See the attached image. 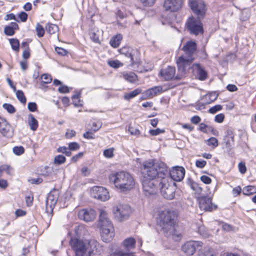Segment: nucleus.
Returning <instances> with one entry per match:
<instances>
[{
  "instance_id": "nucleus-31",
  "label": "nucleus",
  "mask_w": 256,
  "mask_h": 256,
  "mask_svg": "<svg viewBox=\"0 0 256 256\" xmlns=\"http://www.w3.org/2000/svg\"><path fill=\"white\" fill-rule=\"evenodd\" d=\"M8 40L12 50L18 52L20 50L19 40L18 39L14 38H10Z\"/></svg>"
},
{
  "instance_id": "nucleus-15",
  "label": "nucleus",
  "mask_w": 256,
  "mask_h": 256,
  "mask_svg": "<svg viewBox=\"0 0 256 256\" xmlns=\"http://www.w3.org/2000/svg\"><path fill=\"white\" fill-rule=\"evenodd\" d=\"M168 176L172 180L180 182L183 180L185 174V170L182 166H176L170 172L168 170Z\"/></svg>"
},
{
  "instance_id": "nucleus-9",
  "label": "nucleus",
  "mask_w": 256,
  "mask_h": 256,
  "mask_svg": "<svg viewBox=\"0 0 256 256\" xmlns=\"http://www.w3.org/2000/svg\"><path fill=\"white\" fill-rule=\"evenodd\" d=\"M112 211L115 218L119 222H122L128 218L130 208L128 205L118 204L113 208Z\"/></svg>"
},
{
  "instance_id": "nucleus-5",
  "label": "nucleus",
  "mask_w": 256,
  "mask_h": 256,
  "mask_svg": "<svg viewBox=\"0 0 256 256\" xmlns=\"http://www.w3.org/2000/svg\"><path fill=\"white\" fill-rule=\"evenodd\" d=\"M160 181L159 190L162 196L166 199L172 200L175 196V183L168 176V168L165 164L164 166H160Z\"/></svg>"
},
{
  "instance_id": "nucleus-3",
  "label": "nucleus",
  "mask_w": 256,
  "mask_h": 256,
  "mask_svg": "<svg viewBox=\"0 0 256 256\" xmlns=\"http://www.w3.org/2000/svg\"><path fill=\"white\" fill-rule=\"evenodd\" d=\"M197 44L194 40L187 42L182 48L184 54L176 60L178 70L181 74H184L191 67V64L195 58Z\"/></svg>"
},
{
  "instance_id": "nucleus-2",
  "label": "nucleus",
  "mask_w": 256,
  "mask_h": 256,
  "mask_svg": "<svg viewBox=\"0 0 256 256\" xmlns=\"http://www.w3.org/2000/svg\"><path fill=\"white\" fill-rule=\"evenodd\" d=\"M70 244L74 251L76 256H84L87 250L90 248V256L100 254L102 248L98 242L94 240H88L72 238Z\"/></svg>"
},
{
  "instance_id": "nucleus-14",
  "label": "nucleus",
  "mask_w": 256,
  "mask_h": 256,
  "mask_svg": "<svg viewBox=\"0 0 256 256\" xmlns=\"http://www.w3.org/2000/svg\"><path fill=\"white\" fill-rule=\"evenodd\" d=\"M199 207L200 210L204 211L211 212L216 208V206L212 202V198L210 197L202 196L198 198Z\"/></svg>"
},
{
  "instance_id": "nucleus-32",
  "label": "nucleus",
  "mask_w": 256,
  "mask_h": 256,
  "mask_svg": "<svg viewBox=\"0 0 256 256\" xmlns=\"http://www.w3.org/2000/svg\"><path fill=\"white\" fill-rule=\"evenodd\" d=\"M58 27L56 25L48 24L46 26V31L50 34H55L58 32Z\"/></svg>"
},
{
  "instance_id": "nucleus-25",
  "label": "nucleus",
  "mask_w": 256,
  "mask_h": 256,
  "mask_svg": "<svg viewBox=\"0 0 256 256\" xmlns=\"http://www.w3.org/2000/svg\"><path fill=\"white\" fill-rule=\"evenodd\" d=\"M18 28V24L15 22H11L9 26H6L4 28V33L8 36H12L14 35L15 30Z\"/></svg>"
},
{
  "instance_id": "nucleus-17",
  "label": "nucleus",
  "mask_w": 256,
  "mask_h": 256,
  "mask_svg": "<svg viewBox=\"0 0 256 256\" xmlns=\"http://www.w3.org/2000/svg\"><path fill=\"white\" fill-rule=\"evenodd\" d=\"M120 52L130 59V62L132 66L138 63V60L135 56V54L137 52L136 50L128 46H124L120 50Z\"/></svg>"
},
{
  "instance_id": "nucleus-13",
  "label": "nucleus",
  "mask_w": 256,
  "mask_h": 256,
  "mask_svg": "<svg viewBox=\"0 0 256 256\" xmlns=\"http://www.w3.org/2000/svg\"><path fill=\"white\" fill-rule=\"evenodd\" d=\"M184 1V0H164V8L168 12H178L182 8Z\"/></svg>"
},
{
  "instance_id": "nucleus-63",
  "label": "nucleus",
  "mask_w": 256,
  "mask_h": 256,
  "mask_svg": "<svg viewBox=\"0 0 256 256\" xmlns=\"http://www.w3.org/2000/svg\"><path fill=\"white\" fill-rule=\"evenodd\" d=\"M18 18L22 22H25L28 19V14L26 12H22L18 14Z\"/></svg>"
},
{
  "instance_id": "nucleus-8",
  "label": "nucleus",
  "mask_w": 256,
  "mask_h": 256,
  "mask_svg": "<svg viewBox=\"0 0 256 256\" xmlns=\"http://www.w3.org/2000/svg\"><path fill=\"white\" fill-rule=\"evenodd\" d=\"M202 18L192 16L187 20L186 27L190 34L194 36L203 34V24L201 22Z\"/></svg>"
},
{
  "instance_id": "nucleus-55",
  "label": "nucleus",
  "mask_w": 256,
  "mask_h": 256,
  "mask_svg": "<svg viewBox=\"0 0 256 256\" xmlns=\"http://www.w3.org/2000/svg\"><path fill=\"white\" fill-rule=\"evenodd\" d=\"M28 108L30 112H34L37 110V105L35 102H30L28 104Z\"/></svg>"
},
{
  "instance_id": "nucleus-26",
  "label": "nucleus",
  "mask_w": 256,
  "mask_h": 256,
  "mask_svg": "<svg viewBox=\"0 0 256 256\" xmlns=\"http://www.w3.org/2000/svg\"><path fill=\"white\" fill-rule=\"evenodd\" d=\"M28 123L31 130L35 131L38 128V122L32 114H29L28 116Z\"/></svg>"
},
{
  "instance_id": "nucleus-60",
  "label": "nucleus",
  "mask_w": 256,
  "mask_h": 256,
  "mask_svg": "<svg viewBox=\"0 0 256 256\" xmlns=\"http://www.w3.org/2000/svg\"><path fill=\"white\" fill-rule=\"evenodd\" d=\"M224 115L223 114H220L215 116L214 120L218 123H221L224 121Z\"/></svg>"
},
{
  "instance_id": "nucleus-16",
  "label": "nucleus",
  "mask_w": 256,
  "mask_h": 256,
  "mask_svg": "<svg viewBox=\"0 0 256 256\" xmlns=\"http://www.w3.org/2000/svg\"><path fill=\"white\" fill-rule=\"evenodd\" d=\"M58 196L56 192H50L49 193L46 200V210L47 213H52L58 201Z\"/></svg>"
},
{
  "instance_id": "nucleus-51",
  "label": "nucleus",
  "mask_w": 256,
  "mask_h": 256,
  "mask_svg": "<svg viewBox=\"0 0 256 256\" xmlns=\"http://www.w3.org/2000/svg\"><path fill=\"white\" fill-rule=\"evenodd\" d=\"M80 148V144L76 142H70L68 144V148L71 150H77Z\"/></svg>"
},
{
  "instance_id": "nucleus-45",
  "label": "nucleus",
  "mask_w": 256,
  "mask_h": 256,
  "mask_svg": "<svg viewBox=\"0 0 256 256\" xmlns=\"http://www.w3.org/2000/svg\"><path fill=\"white\" fill-rule=\"evenodd\" d=\"M42 82L44 84H49L52 80V78L50 75L48 74H43L41 76Z\"/></svg>"
},
{
  "instance_id": "nucleus-18",
  "label": "nucleus",
  "mask_w": 256,
  "mask_h": 256,
  "mask_svg": "<svg viewBox=\"0 0 256 256\" xmlns=\"http://www.w3.org/2000/svg\"><path fill=\"white\" fill-rule=\"evenodd\" d=\"M96 212L92 209H84L78 212V218L86 222H90L94 220L96 218Z\"/></svg>"
},
{
  "instance_id": "nucleus-40",
  "label": "nucleus",
  "mask_w": 256,
  "mask_h": 256,
  "mask_svg": "<svg viewBox=\"0 0 256 256\" xmlns=\"http://www.w3.org/2000/svg\"><path fill=\"white\" fill-rule=\"evenodd\" d=\"M108 64L110 67L114 68H118L123 66V64L118 60H110Z\"/></svg>"
},
{
  "instance_id": "nucleus-7",
  "label": "nucleus",
  "mask_w": 256,
  "mask_h": 256,
  "mask_svg": "<svg viewBox=\"0 0 256 256\" xmlns=\"http://www.w3.org/2000/svg\"><path fill=\"white\" fill-rule=\"evenodd\" d=\"M175 214L174 211L166 210L159 214L158 224L164 234H170L174 232Z\"/></svg>"
},
{
  "instance_id": "nucleus-11",
  "label": "nucleus",
  "mask_w": 256,
  "mask_h": 256,
  "mask_svg": "<svg viewBox=\"0 0 256 256\" xmlns=\"http://www.w3.org/2000/svg\"><path fill=\"white\" fill-rule=\"evenodd\" d=\"M202 246L203 243L200 241L190 240L183 244L181 250L186 256H190L195 253L196 248H202Z\"/></svg>"
},
{
  "instance_id": "nucleus-33",
  "label": "nucleus",
  "mask_w": 256,
  "mask_h": 256,
  "mask_svg": "<svg viewBox=\"0 0 256 256\" xmlns=\"http://www.w3.org/2000/svg\"><path fill=\"white\" fill-rule=\"evenodd\" d=\"M242 193L244 195H250L256 193V187L252 186H248L243 188Z\"/></svg>"
},
{
  "instance_id": "nucleus-19",
  "label": "nucleus",
  "mask_w": 256,
  "mask_h": 256,
  "mask_svg": "<svg viewBox=\"0 0 256 256\" xmlns=\"http://www.w3.org/2000/svg\"><path fill=\"white\" fill-rule=\"evenodd\" d=\"M0 132L4 136L11 137L13 130L10 124L4 118H0Z\"/></svg>"
},
{
  "instance_id": "nucleus-28",
  "label": "nucleus",
  "mask_w": 256,
  "mask_h": 256,
  "mask_svg": "<svg viewBox=\"0 0 256 256\" xmlns=\"http://www.w3.org/2000/svg\"><path fill=\"white\" fill-rule=\"evenodd\" d=\"M123 78L130 82H134L137 80V76L133 72H126L122 74Z\"/></svg>"
},
{
  "instance_id": "nucleus-38",
  "label": "nucleus",
  "mask_w": 256,
  "mask_h": 256,
  "mask_svg": "<svg viewBox=\"0 0 256 256\" xmlns=\"http://www.w3.org/2000/svg\"><path fill=\"white\" fill-rule=\"evenodd\" d=\"M217 98V96L215 93H212L210 94H206L204 98L206 100V104H210L212 102L214 101Z\"/></svg>"
},
{
  "instance_id": "nucleus-1",
  "label": "nucleus",
  "mask_w": 256,
  "mask_h": 256,
  "mask_svg": "<svg viewBox=\"0 0 256 256\" xmlns=\"http://www.w3.org/2000/svg\"><path fill=\"white\" fill-rule=\"evenodd\" d=\"M165 163L154 159L144 162L142 170L144 175L142 180V189L146 196L156 194L159 189L160 178V166H164Z\"/></svg>"
},
{
  "instance_id": "nucleus-29",
  "label": "nucleus",
  "mask_w": 256,
  "mask_h": 256,
  "mask_svg": "<svg viewBox=\"0 0 256 256\" xmlns=\"http://www.w3.org/2000/svg\"><path fill=\"white\" fill-rule=\"evenodd\" d=\"M122 38V36L120 34H116V36H113L110 42V46L113 48L118 47L120 43Z\"/></svg>"
},
{
  "instance_id": "nucleus-48",
  "label": "nucleus",
  "mask_w": 256,
  "mask_h": 256,
  "mask_svg": "<svg viewBox=\"0 0 256 256\" xmlns=\"http://www.w3.org/2000/svg\"><path fill=\"white\" fill-rule=\"evenodd\" d=\"M92 131L94 132H97L102 126V122L100 121L93 122L92 124Z\"/></svg>"
},
{
  "instance_id": "nucleus-50",
  "label": "nucleus",
  "mask_w": 256,
  "mask_h": 256,
  "mask_svg": "<svg viewBox=\"0 0 256 256\" xmlns=\"http://www.w3.org/2000/svg\"><path fill=\"white\" fill-rule=\"evenodd\" d=\"M104 156L107 158H112L114 156V148H108L104 150Z\"/></svg>"
},
{
  "instance_id": "nucleus-53",
  "label": "nucleus",
  "mask_w": 256,
  "mask_h": 256,
  "mask_svg": "<svg viewBox=\"0 0 256 256\" xmlns=\"http://www.w3.org/2000/svg\"><path fill=\"white\" fill-rule=\"evenodd\" d=\"M76 134V132L75 130L68 129L66 132L65 137L66 138H71L72 137H74Z\"/></svg>"
},
{
  "instance_id": "nucleus-59",
  "label": "nucleus",
  "mask_w": 256,
  "mask_h": 256,
  "mask_svg": "<svg viewBox=\"0 0 256 256\" xmlns=\"http://www.w3.org/2000/svg\"><path fill=\"white\" fill-rule=\"evenodd\" d=\"M200 180L205 184H210L212 182L211 178L207 176H202L200 177Z\"/></svg>"
},
{
  "instance_id": "nucleus-46",
  "label": "nucleus",
  "mask_w": 256,
  "mask_h": 256,
  "mask_svg": "<svg viewBox=\"0 0 256 256\" xmlns=\"http://www.w3.org/2000/svg\"><path fill=\"white\" fill-rule=\"evenodd\" d=\"M141 4L144 6H152L156 0H138Z\"/></svg>"
},
{
  "instance_id": "nucleus-10",
  "label": "nucleus",
  "mask_w": 256,
  "mask_h": 256,
  "mask_svg": "<svg viewBox=\"0 0 256 256\" xmlns=\"http://www.w3.org/2000/svg\"><path fill=\"white\" fill-rule=\"evenodd\" d=\"M191 10L198 18H204L206 8L204 0H188Z\"/></svg>"
},
{
  "instance_id": "nucleus-44",
  "label": "nucleus",
  "mask_w": 256,
  "mask_h": 256,
  "mask_svg": "<svg viewBox=\"0 0 256 256\" xmlns=\"http://www.w3.org/2000/svg\"><path fill=\"white\" fill-rule=\"evenodd\" d=\"M192 189L198 194H200L202 191V188L199 186V184L195 182H192L190 184Z\"/></svg>"
},
{
  "instance_id": "nucleus-56",
  "label": "nucleus",
  "mask_w": 256,
  "mask_h": 256,
  "mask_svg": "<svg viewBox=\"0 0 256 256\" xmlns=\"http://www.w3.org/2000/svg\"><path fill=\"white\" fill-rule=\"evenodd\" d=\"M238 170L242 174H244L246 173V168L244 162H240L238 164Z\"/></svg>"
},
{
  "instance_id": "nucleus-20",
  "label": "nucleus",
  "mask_w": 256,
  "mask_h": 256,
  "mask_svg": "<svg viewBox=\"0 0 256 256\" xmlns=\"http://www.w3.org/2000/svg\"><path fill=\"white\" fill-rule=\"evenodd\" d=\"M164 92L162 86H156L146 90L143 93L144 98H151Z\"/></svg>"
},
{
  "instance_id": "nucleus-23",
  "label": "nucleus",
  "mask_w": 256,
  "mask_h": 256,
  "mask_svg": "<svg viewBox=\"0 0 256 256\" xmlns=\"http://www.w3.org/2000/svg\"><path fill=\"white\" fill-rule=\"evenodd\" d=\"M194 70L196 71L198 76V79L201 80H205L207 78L206 71L199 64H194L192 66Z\"/></svg>"
},
{
  "instance_id": "nucleus-42",
  "label": "nucleus",
  "mask_w": 256,
  "mask_h": 256,
  "mask_svg": "<svg viewBox=\"0 0 256 256\" xmlns=\"http://www.w3.org/2000/svg\"><path fill=\"white\" fill-rule=\"evenodd\" d=\"M36 30L38 36L40 38L44 36V30L42 26L38 24L36 27Z\"/></svg>"
},
{
  "instance_id": "nucleus-52",
  "label": "nucleus",
  "mask_w": 256,
  "mask_h": 256,
  "mask_svg": "<svg viewBox=\"0 0 256 256\" xmlns=\"http://www.w3.org/2000/svg\"><path fill=\"white\" fill-rule=\"evenodd\" d=\"M222 106L220 104L216 105L210 108L208 110V112L210 114H214L216 113L218 111L222 109Z\"/></svg>"
},
{
  "instance_id": "nucleus-64",
  "label": "nucleus",
  "mask_w": 256,
  "mask_h": 256,
  "mask_svg": "<svg viewBox=\"0 0 256 256\" xmlns=\"http://www.w3.org/2000/svg\"><path fill=\"white\" fill-rule=\"evenodd\" d=\"M81 173L82 176H87L90 174V170L87 167L84 166L81 170Z\"/></svg>"
},
{
  "instance_id": "nucleus-58",
  "label": "nucleus",
  "mask_w": 256,
  "mask_h": 256,
  "mask_svg": "<svg viewBox=\"0 0 256 256\" xmlns=\"http://www.w3.org/2000/svg\"><path fill=\"white\" fill-rule=\"evenodd\" d=\"M222 228L223 230L226 232H230L234 230L233 227L231 225L226 223L222 224Z\"/></svg>"
},
{
  "instance_id": "nucleus-34",
  "label": "nucleus",
  "mask_w": 256,
  "mask_h": 256,
  "mask_svg": "<svg viewBox=\"0 0 256 256\" xmlns=\"http://www.w3.org/2000/svg\"><path fill=\"white\" fill-rule=\"evenodd\" d=\"M80 93L74 94L72 96V103L74 106H82V102L80 99Z\"/></svg>"
},
{
  "instance_id": "nucleus-61",
  "label": "nucleus",
  "mask_w": 256,
  "mask_h": 256,
  "mask_svg": "<svg viewBox=\"0 0 256 256\" xmlns=\"http://www.w3.org/2000/svg\"><path fill=\"white\" fill-rule=\"evenodd\" d=\"M242 192V188L240 186H238L232 189V193L234 196H236L239 195Z\"/></svg>"
},
{
  "instance_id": "nucleus-62",
  "label": "nucleus",
  "mask_w": 256,
  "mask_h": 256,
  "mask_svg": "<svg viewBox=\"0 0 256 256\" xmlns=\"http://www.w3.org/2000/svg\"><path fill=\"white\" fill-rule=\"evenodd\" d=\"M55 50L56 52L60 55L65 56L67 54V51L63 48L56 47Z\"/></svg>"
},
{
  "instance_id": "nucleus-12",
  "label": "nucleus",
  "mask_w": 256,
  "mask_h": 256,
  "mask_svg": "<svg viewBox=\"0 0 256 256\" xmlns=\"http://www.w3.org/2000/svg\"><path fill=\"white\" fill-rule=\"evenodd\" d=\"M91 196L101 201L105 202L110 198V195L108 190L102 186H94L90 189Z\"/></svg>"
},
{
  "instance_id": "nucleus-49",
  "label": "nucleus",
  "mask_w": 256,
  "mask_h": 256,
  "mask_svg": "<svg viewBox=\"0 0 256 256\" xmlns=\"http://www.w3.org/2000/svg\"><path fill=\"white\" fill-rule=\"evenodd\" d=\"M3 108L10 114H13L16 111V109L14 106L10 104H3Z\"/></svg>"
},
{
  "instance_id": "nucleus-36",
  "label": "nucleus",
  "mask_w": 256,
  "mask_h": 256,
  "mask_svg": "<svg viewBox=\"0 0 256 256\" xmlns=\"http://www.w3.org/2000/svg\"><path fill=\"white\" fill-rule=\"evenodd\" d=\"M164 234L166 236H172V238L174 240H178L180 239V238H181V234L176 230V225H174V232H172V233L168 234Z\"/></svg>"
},
{
  "instance_id": "nucleus-22",
  "label": "nucleus",
  "mask_w": 256,
  "mask_h": 256,
  "mask_svg": "<svg viewBox=\"0 0 256 256\" xmlns=\"http://www.w3.org/2000/svg\"><path fill=\"white\" fill-rule=\"evenodd\" d=\"M108 253L110 256H136L134 252H124L120 250H115L114 246L109 248Z\"/></svg>"
},
{
  "instance_id": "nucleus-47",
  "label": "nucleus",
  "mask_w": 256,
  "mask_h": 256,
  "mask_svg": "<svg viewBox=\"0 0 256 256\" xmlns=\"http://www.w3.org/2000/svg\"><path fill=\"white\" fill-rule=\"evenodd\" d=\"M165 132L164 130L157 128L156 130H150L149 131V133L152 136H156L160 134H163Z\"/></svg>"
},
{
  "instance_id": "nucleus-41",
  "label": "nucleus",
  "mask_w": 256,
  "mask_h": 256,
  "mask_svg": "<svg viewBox=\"0 0 256 256\" xmlns=\"http://www.w3.org/2000/svg\"><path fill=\"white\" fill-rule=\"evenodd\" d=\"M207 144L215 148L218 146V140L216 138L212 137L207 140Z\"/></svg>"
},
{
  "instance_id": "nucleus-30",
  "label": "nucleus",
  "mask_w": 256,
  "mask_h": 256,
  "mask_svg": "<svg viewBox=\"0 0 256 256\" xmlns=\"http://www.w3.org/2000/svg\"><path fill=\"white\" fill-rule=\"evenodd\" d=\"M142 90L140 88H136L133 91L126 94L124 96V98L125 100H129L140 94Z\"/></svg>"
},
{
  "instance_id": "nucleus-6",
  "label": "nucleus",
  "mask_w": 256,
  "mask_h": 256,
  "mask_svg": "<svg viewBox=\"0 0 256 256\" xmlns=\"http://www.w3.org/2000/svg\"><path fill=\"white\" fill-rule=\"evenodd\" d=\"M98 225L102 240L106 242H110L114 236V230L112 223L104 210H100Z\"/></svg>"
},
{
  "instance_id": "nucleus-54",
  "label": "nucleus",
  "mask_w": 256,
  "mask_h": 256,
  "mask_svg": "<svg viewBox=\"0 0 256 256\" xmlns=\"http://www.w3.org/2000/svg\"><path fill=\"white\" fill-rule=\"evenodd\" d=\"M206 164V162L202 160H196V166L197 168H202Z\"/></svg>"
},
{
  "instance_id": "nucleus-4",
  "label": "nucleus",
  "mask_w": 256,
  "mask_h": 256,
  "mask_svg": "<svg viewBox=\"0 0 256 256\" xmlns=\"http://www.w3.org/2000/svg\"><path fill=\"white\" fill-rule=\"evenodd\" d=\"M110 184L120 192H124L132 190L134 186L135 182L132 175L125 171L112 172L108 176Z\"/></svg>"
},
{
  "instance_id": "nucleus-57",
  "label": "nucleus",
  "mask_w": 256,
  "mask_h": 256,
  "mask_svg": "<svg viewBox=\"0 0 256 256\" xmlns=\"http://www.w3.org/2000/svg\"><path fill=\"white\" fill-rule=\"evenodd\" d=\"M128 130L132 135L136 136L140 134V130L132 126H129Z\"/></svg>"
},
{
  "instance_id": "nucleus-24",
  "label": "nucleus",
  "mask_w": 256,
  "mask_h": 256,
  "mask_svg": "<svg viewBox=\"0 0 256 256\" xmlns=\"http://www.w3.org/2000/svg\"><path fill=\"white\" fill-rule=\"evenodd\" d=\"M136 243V240L132 237H130L123 241L122 246L126 250H130L135 248Z\"/></svg>"
},
{
  "instance_id": "nucleus-21",
  "label": "nucleus",
  "mask_w": 256,
  "mask_h": 256,
  "mask_svg": "<svg viewBox=\"0 0 256 256\" xmlns=\"http://www.w3.org/2000/svg\"><path fill=\"white\" fill-rule=\"evenodd\" d=\"M175 72L176 70L174 67L168 66L166 68L161 70L160 74L165 80H168L174 78Z\"/></svg>"
},
{
  "instance_id": "nucleus-43",
  "label": "nucleus",
  "mask_w": 256,
  "mask_h": 256,
  "mask_svg": "<svg viewBox=\"0 0 256 256\" xmlns=\"http://www.w3.org/2000/svg\"><path fill=\"white\" fill-rule=\"evenodd\" d=\"M12 151L15 154L20 156L24 153V149L22 146H14L12 148Z\"/></svg>"
},
{
  "instance_id": "nucleus-27",
  "label": "nucleus",
  "mask_w": 256,
  "mask_h": 256,
  "mask_svg": "<svg viewBox=\"0 0 256 256\" xmlns=\"http://www.w3.org/2000/svg\"><path fill=\"white\" fill-rule=\"evenodd\" d=\"M198 256H216V253L212 248H205L198 252Z\"/></svg>"
},
{
  "instance_id": "nucleus-37",
  "label": "nucleus",
  "mask_w": 256,
  "mask_h": 256,
  "mask_svg": "<svg viewBox=\"0 0 256 256\" xmlns=\"http://www.w3.org/2000/svg\"><path fill=\"white\" fill-rule=\"evenodd\" d=\"M16 93V96L18 99L22 104H25L26 102V98L24 96V94L23 92L21 90H16L14 91Z\"/></svg>"
},
{
  "instance_id": "nucleus-39",
  "label": "nucleus",
  "mask_w": 256,
  "mask_h": 256,
  "mask_svg": "<svg viewBox=\"0 0 256 256\" xmlns=\"http://www.w3.org/2000/svg\"><path fill=\"white\" fill-rule=\"evenodd\" d=\"M66 158L64 156L62 155L56 156L54 158V163L55 164L60 165L65 162Z\"/></svg>"
},
{
  "instance_id": "nucleus-35",
  "label": "nucleus",
  "mask_w": 256,
  "mask_h": 256,
  "mask_svg": "<svg viewBox=\"0 0 256 256\" xmlns=\"http://www.w3.org/2000/svg\"><path fill=\"white\" fill-rule=\"evenodd\" d=\"M198 232L204 238H208L210 235L208 230L203 225L199 226Z\"/></svg>"
}]
</instances>
